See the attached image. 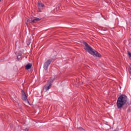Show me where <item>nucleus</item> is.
<instances>
[{"label":"nucleus","mask_w":131,"mask_h":131,"mask_svg":"<svg viewBox=\"0 0 131 131\" xmlns=\"http://www.w3.org/2000/svg\"><path fill=\"white\" fill-rule=\"evenodd\" d=\"M127 102V97H126V96L124 95H121L118 98V100L117 101V108L118 109H120V108H122V107H123V106L125 105Z\"/></svg>","instance_id":"obj_1"},{"label":"nucleus","mask_w":131,"mask_h":131,"mask_svg":"<svg viewBox=\"0 0 131 131\" xmlns=\"http://www.w3.org/2000/svg\"><path fill=\"white\" fill-rule=\"evenodd\" d=\"M83 45L85 46V50L86 51V52H88L89 54H91V55H95L96 56V57H101V54L99 53L98 52L94 50L88 43L86 42H83Z\"/></svg>","instance_id":"obj_2"},{"label":"nucleus","mask_w":131,"mask_h":131,"mask_svg":"<svg viewBox=\"0 0 131 131\" xmlns=\"http://www.w3.org/2000/svg\"><path fill=\"white\" fill-rule=\"evenodd\" d=\"M21 99L23 100H24V102H25V103L30 105L29 101H28V99H27V96H26L25 92L23 90H21Z\"/></svg>","instance_id":"obj_3"},{"label":"nucleus","mask_w":131,"mask_h":131,"mask_svg":"<svg viewBox=\"0 0 131 131\" xmlns=\"http://www.w3.org/2000/svg\"><path fill=\"white\" fill-rule=\"evenodd\" d=\"M52 61L53 60L52 59H50L48 60L46 62H45L43 66V68L45 71H47V70H48V68L49 67V66H50Z\"/></svg>","instance_id":"obj_4"},{"label":"nucleus","mask_w":131,"mask_h":131,"mask_svg":"<svg viewBox=\"0 0 131 131\" xmlns=\"http://www.w3.org/2000/svg\"><path fill=\"white\" fill-rule=\"evenodd\" d=\"M41 19V18L40 17H34V19H31V21L32 23H36V22H38Z\"/></svg>","instance_id":"obj_5"},{"label":"nucleus","mask_w":131,"mask_h":131,"mask_svg":"<svg viewBox=\"0 0 131 131\" xmlns=\"http://www.w3.org/2000/svg\"><path fill=\"white\" fill-rule=\"evenodd\" d=\"M51 86H52V84L49 83L45 85L44 87V89L46 90V91H49L50 89H51Z\"/></svg>","instance_id":"obj_6"},{"label":"nucleus","mask_w":131,"mask_h":131,"mask_svg":"<svg viewBox=\"0 0 131 131\" xmlns=\"http://www.w3.org/2000/svg\"><path fill=\"white\" fill-rule=\"evenodd\" d=\"M31 67H32V64L28 63L26 66V70H28L30 69V68H31Z\"/></svg>","instance_id":"obj_7"},{"label":"nucleus","mask_w":131,"mask_h":131,"mask_svg":"<svg viewBox=\"0 0 131 131\" xmlns=\"http://www.w3.org/2000/svg\"><path fill=\"white\" fill-rule=\"evenodd\" d=\"M38 7L39 8V9H41V8H43V7H45V5H43V4L42 3H38Z\"/></svg>","instance_id":"obj_8"},{"label":"nucleus","mask_w":131,"mask_h":131,"mask_svg":"<svg viewBox=\"0 0 131 131\" xmlns=\"http://www.w3.org/2000/svg\"><path fill=\"white\" fill-rule=\"evenodd\" d=\"M21 56H22V54L18 53V55L17 56V60H19L21 59Z\"/></svg>","instance_id":"obj_9"},{"label":"nucleus","mask_w":131,"mask_h":131,"mask_svg":"<svg viewBox=\"0 0 131 131\" xmlns=\"http://www.w3.org/2000/svg\"><path fill=\"white\" fill-rule=\"evenodd\" d=\"M31 20H32V18H30V19H28L27 20L28 23H32V21H31Z\"/></svg>","instance_id":"obj_10"},{"label":"nucleus","mask_w":131,"mask_h":131,"mask_svg":"<svg viewBox=\"0 0 131 131\" xmlns=\"http://www.w3.org/2000/svg\"><path fill=\"white\" fill-rule=\"evenodd\" d=\"M128 55L129 56V58L130 59V60H131V53L129 52H128Z\"/></svg>","instance_id":"obj_11"},{"label":"nucleus","mask_w":131,"mask_h":131,"mask_svg":"<svg viewBox=\"0 0 131 131\" xmlns=\"http://www.w3.org/2000/svg\"><path fill=\"white\" fill-rule=\"evenodd\" d=\"M26 131H28V129H26Z\"/></svg>","instance_id":"obj_12"},{"label":"nucleus","mask_w":131,"mask_h":131,"mask_svg":"<svg viewBox=\"0 0 131 131\" xmlns=\"http://www.w3.org/2000/svg\"><path fill=\"white\" fill-rule=\"evenodd\" d=\"M15 55H17V53L16 52H15Z\"/></svg>","instance_id":"obj_13"},{"label":"nucleus","mask_w":131,"mask_h":131,"mask_svg":"<svg viewBox=\"0 0 131 131\" xmlns=\"http://www.w3.org/2000/svg\"><path fill=\"white\" fill-rule=\"evenodd\" d=\"M0 2H1V0H0Z\"/></svg>","instance_id":"obj_14"}]
</instances>
